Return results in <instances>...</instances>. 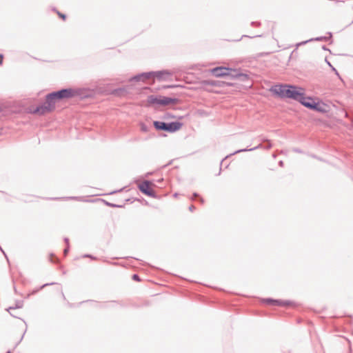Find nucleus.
Returning a JSON list of instances; mask_svg holds the SVG:
<instances>
[{
	"label": "nucleus",
	"instance_id": "nucleus-53",
	"mask_svg": "<svg viewBox=\"0 0 353 353\" xmlns=\"http://www.w3.org/2000/svg\"><path fill=\"white\" fill-rule=\"evenodd\" d=\"M273 158H276V155L275 154H273Z\"/></svg>",
	"mask_w": 353,
	"mask_h": 353
},
{
	"label": "nucleus",
	"instance_id": "nucleus-39",
	"mask_svg": "<svg viewBox=\"0 0 353 353\" xmlns=\"http://www.w3.org/2000/svg\"><path fill=\"white\" fill-rule=\"evenodd\" d=\"M3 55L2 54H0V65H2L3 63Z\"/></svg>",
	"mask_w": 353,
	"mask_h": 353
},
{
	"label": "nucleus",
	"instance_id": "nucleus-44",
	"mask_svg": "<svg viewBox=\"0 0 353 353\" xmlns=\"http://www.w3.org/2000/svg\"><path fill=\"white\" fill-rule=\"evenodd\" d=\"M150 174H152V172H148V173H147V174H146V176H150Z\"/></svg>",
	"mask_w": 353,
	"mask_h": 353
},
{
	"label": "nucleus",
	"instance_id": "nucleus-4",
	"mask_svg": "<svg viewBox=\"0 0 353 353\" xmlns=\"http://www.w3.org/2000/svg\"><path fill=\"white\" fill-rule=\"evenodd\" d=\"M153 125L157 130H163L170 133H173L180 130L183 123L180 121L166 123L164 121H154L153 122Z\"/></svg>",
	"mask_w": 353,
	"mask_h": 353
},
{
	"label": "nucleus",
	"instance_id": "nucleus-13",
	"mask_svg": "<svg viewBox=\"0 0 353 353\" xmlns=\"http://www.w3.org/2000/svg\"><path fill=\"white\" fill-rule=\"evenodd\" d=\"M240 72V70L236 69H232L230 68H228V71L227 72V77L229 79H238L239 75Z\"/></svg>",
	"mask_w": 353,
	"mask_h": 353
},
{
	"label": "nucleus",
	"instance_id": "nucleus-12",
	"mask_svg": "<svg viewBox=\"0 0 353 353\" xmlns=\"http://www.w3.org/2000/svg\"><path fill=\"white\" fill-rule=\"evenodd\" d=\"M179 99L176 98H171L168 97H162L161 99V105H168L170 104H176Z\"/></svg>",
	"mask_w": 353,
	"mask_h": 353
},
{
	"label": "nucleus",
	"instance_id": "nucleus-2",
	"mask_svg": "<svg viewBox=\"0 0 353 353\" xmlns=\"http://www.w3.org/2000/svg\"><path fill=\"white\" fill-rule=\"evenodd\" d=\"M270 91L281 98H288L298 101L301 99L303 89L290 84H279L272 86Z\"/></svg>",
	"mask_w": 353,
	"mask_h": 353
},
{
	"label": "nucleus",
	"instance_id": "nucleus-3",
	"mask_svg": "<svg viewBox=\"0 0 353 353\" xmlns=\"http://www.w3.org/2000/svg\"><path fill=\"white\" fill-rule=\"evenodd\" d=\"M298 101L310 110H315L319 112H326V110L324 108L325 104L319 101L316 102L314 98L311 97H306L303 92L301 94V99H299Z\"/></svg>",
	"mask_w": 353,
	"mask_h": 353
},
{
	"label": "nucleus",
	"instance_id": "nucleus-20",
	"mask_svg": "<svg viewBox=\"0 0 353 353\" xmlns=\"http://www.w3.org/2000/svg\"><path fill=\"white\" fill-rule=\"evenodd\" d=\"M238 80L245 82L246 81H248L250 77L249 75L246 73L239 72Z\"/></svg>",
	"mask_w": 353,
	"mask_h": 353
},
{
	"label": "nucleus",
	"instance_id": "nucleus-46",
	"mask_svg": "<svg viewBox=\"0 0 353 353\" xmlns=\"http://www.w3.org/2000/svg\"><path fill=\"white\" fill-rule=\"evenodd\" d=\"M68 305H69L70 307H73L74 306V305L71 304V303H68Z\"/></svg>",
	"mask_w": 353,
	"mask_h": 353
},
{
	"label": "nucleus",
	"instance_id": "nucleus-40",
	"mask_svg": "<svg viewBox=\"0 0 353 353\" xmlns=\"http://www.w3.org/2000/svg\"><path fill=\"white\" fill-rule=\"evenodd\" d=\"M122 190H123V189H120L119 190H115V191H113V192H110V194H113L117 193V192H120Z\"/></svg>",
	"mask_w": 353,
	"mask_h": 353
},
{
	"label": "nucleus",
	"instance_id": "nucleus-33",
	"mask_svg": "<svg viewBox=\"0 0 353 353\" xmlns=\"http://www.w3.org/2000/svg\"><path fill=\"white\" fill-rule=\"evenodd\" d=\"M261 37V35H255V36H253V37H250V36H248V35H242L241 39L243 38V37L255 38V37Z\"/></svg>",
	"mask_w": 353,
	"mask_h": 353
},
{
	"label": "nucleus",
	"instance_id": "nucleus-48",
	"mask_svg": "<svg viewBox=\"0 0 353 353\" xmlns=\"http://www.w3.org/2000/svg\"><path fill=\"white\" fill-rule=\"evenodd\" d=\"M163 179H159V180L158 181V182H159V183H160V182L163 181Z\"/></svg>",
	"mask_w": 353,
	"mask_h": 353
},
{
	"label": "nucleus",
	"instance_id": "nucleus-10",
	"mask_svg": "<svg viewBox=\"0 0 353 353\" xmlns=\"http://www.w3.org/2000/svg\"><path fill=\"white\" fill-rule=\"evenodd\" d=\"M130 89V85H127L125 87L118 88L112 90L110 94L115 97H123L126 96L129 93V90Z\"/></svg>",
	"mask_w": 353,
	"mask_h": 353
},
{
	"label": "nucleus",
	"instance_id": "nucleus-35",
	"mask_svg": "<svg viewBox=\"0 0 353 353\" xmlns=\"http://www.w3.org/2000/svg\"><path fill=\"white\" fill-rule=\"evenodd\" d=\"M26 332V330L24 331L23 334H22L19 341L16 344V346H17L19 345V343L23 340V338L24 336V334H25Z\"/></svg>",
	"mask_w": 353,
	"mask_h": 353
},
{
	"label": "nucleus",
	"instance_id": "nucleus-23",
	"mask_svg": "<svg viewBox=\"0 0 353 353\" xmlns=\"http://www.w3.org/2000/svg\"><path fill=\"white\" fill-rule=\"evenodd\" d=\"M196 198H199V201L201 203H204V200L203 198H201L199 194L196 192H194L193 194H192V196L191 198L192 200H195Z\"/></svg>",
	"mask_w": 353,
	"mask_h": 353
},
{
	"label": "nucleus",
	"instance_id": "nucleus-41",
	"mask_svg": "<svg viewBox=\"0 0 353 353\" xmlns=\"http://www.w3.org/2000/svg\"><path fill=\"white\" fill-rule=\"evenodd\" d=\"M322 49H323V50H327V51H329L330 52H331L330 50V49H328L325 46H323Z\"/></svg>",
	"mask_w": 353,
	"mask_h": 353
},
{
	"label": "nucleus",
	"instance_id": "nucleus-50",
	"mask_svg": "<svg viewBox=\"0 0 353 353\" xmlns=\"http://www.w3.org/2000/svg\"><path fill=\"white\" fill-rule=\"evenodd\" d=\"M3 110L2 108L0 106V112H1Z\"/></svg>",
	"mask_w": 353,
	"mask_h": 353
},
{
	"label": "nucleus",
	"instance_id": "nucleus-34",
	"mask_svg": "<svg viewBox=\"0 0 353 353\" xmlns=\"http://www.w3.org/2000/svg\"><path fill=\"white\" fill-rule=\"evenodd\" d=\"M259 25H260V23L257 22V21H252L251 23V26H259Z\"/></svg>",
	"mask_w": 353,
	"mask_h": 353
},
{
	"label": "nucleus",
	"instance_id": "nucleus-8",
	"mask_svg": "<svg viewBox=\"0 0 353 353\" xmlns=\"http://www.w3.org/2000/svg\"><path fill=\"white\" fill-rule=\"evenodd\" d=\"M152 73H150V72H141L139 74H137L132 77H130L128 81H142L145 82L147 80L152 79L151 78V74Z\"/></svg>",
	"mask_w": 353,
	"mask_h": 353
},
{
	"label": "nucleus",
	"instance_id": "nucleus-28",
	"mask_svg": "<svg viewBox=\"0 0 353 353\" xmlns=\"http://www.w3.org/2000/svg\"><path fill=\"white\" fill-rule=\"evenodd\" d=\"M312 41H310V39L307 40V41H301L299 43L296 44V47H299L300 46H302V45H305V43H309V42H312Z\"/></svg>",
	"mask_w": 353,
	"mask_h": 353
},
{
	"label": "nucleus",
	"instance_id": "nucleus-16",
	"mask_svg": "<svg viewBox=\"0 0 353 353\" xmlns=\"http://www.w3.org/2000/svg\"><path fill=\"white\" fill-rule=\"evenodd\" d=\"M327 34H328V36H323V37H315V38H312V39H310V41H329V40H332V34L330 32H328ZM331 42H332V41H331Z\"/></svg>",
	"mask_w": 353,
	"mask_h": 353
},
{
	"label": "nucleus",
	"instance_id": "nucleus-24",
	"mask_svg": "<svg viewBox=\"0 0 353 353\" xmlns=\"http://www.w3.org/2000/svg\"><path fill=\"white\" fill-rule=\"evenodd\" d=\"M50 260L51 262L55 263H59V259L52 253L50 254Z\"/></svg>",
	"mask_w": 353,
	"mask_h": 353
},
{
	"label": "nucleus",
	"instance_id": "nucleus-30",
	"mask_svg": "<svg viewBox=\"0 0 353 353\" xmlns=\"http://www.w3.org/2000/svg\"><path fill=\"white\" fill-rule=\"evenodd\" d=\"M132 278L134 281H140V280H141L139 276L136 274H133Z\"/></svg>",
	"mask_w": 353,
	"mask_h": 353
},
{
	"label": "nucleus",
	"instance_id": "nucleus-18",
	"mask_svg": "<svg viewBox=\"0 0 353 353\" xmlns=\"http://www.w3.org/2000/svg\"><path fill=\"white\" fill-rule=\"evenodd\" d=\"M23 301L18 300V301H16L14 306L9 307L7 309V311H8L10 312V310L19 309V308L23 307Z\"/></svg>",
	"mask_w": 353,
	"mask_h": 353
},
{
	"label": "nucleus",
	"instance_id": "nucleus-38",
	"mask_svg": "<svg viewBox=\"0 0 353 353\" xmlns=\"http://www.w3.org/2000/svg\"><path fill=\"white\" fill-rule=\"evenodd\" d=\"M194 210H195V207H194L193 205H191L189 207V210H190V212H193Z\"/></svg>",
	"mask_w": 353,
	"mask_h": 353
},
{
	"label": "nucleus",
	"instance_id": "nucleus-47",
	"mask_svg": "<svg viewBox=\"0 0 353 353\" xmlns=\"http://www.w3.org/2000/svg\"><path fill=\"white\" fill-rule=\"evenodd\" d=\"M175 87L174 85H168V88H174Z\"/></svg>",
	"mask_w": 353,
	"mask_h": 353
},
{
	"label": "nucleus",
	"instance_id": "nucleus-17",
	"mask_svg": "<svg viewBox=\"0 0 353 353\" xmlns=\"http://www.w3.org/2000/svg\"><path fill=\"white\" fill-rule=\"evenodd\" d=\"M222 83L223 82L219 81H215V80H205L203 81V84L205 85H210V86H221Z\"/></svg>",
	"mask_w": 353,
	"mask_h": 353
},
{
	"label": "nucleus",
	"instance_id": "nucleus-54",
	"mask_svg": "<svg viewBox=\"0 0 353 353\" xmlns=\"http://www.w3.org/2000/svg\"><path fill=\"white\" fill-rule=\"evenodd\" d=\"M312 157L313 158H316V157L315 155H312Z\"/></svg>",
	"mask_w": 353,
	"mask_h": 353
},
{
	"label": "nucleus",
	"instance_id": "nucleus-11",
	"mask_svg": "<svg viewBox=\"0 0 353 353\" xmlns=\"http://www.w3.org/2000/svg\"><path fill=\"white\" fill-rule=\"evenodd\" d=\"M228 68L226 67H216L211 70V73L216 77H225Z\"/></svg>",
	"mask_w": 353,
	"mask_h": 353
},
{
	"label": "nucleus",
	"instance_id": "nucleus-42",
	"mask_svg": "<svg viewBox=\"0 0 353 353\" xmlns=\"http://www.w3.org/2000/svg\"><path fill=\"white\" fill-rule=\"evenodd\" d=\"M279 165L281 166V167H283V161H280L279 162Z\"/></svg>",
	"mask_w": 353,
	"mask_h": 353
},
{
	"label": "nucleus",
	"instance_id": "nucleus-22",
	"mask_svg": "<svg viewBox=\"0 0 353 353\" xmlns=\"http://www.w3.org/2000/svg\"><path fill=\"white\" fill-rule=\"evenodd\" d=\"M326 63L331 68L332 70L335 72V74L339 77V79H341L338 71L336 70V68L331 64V63L325 58V59Z\"/></svg>",
	"mask_w": 353,
	"mask_h": 353
},
{
	"label": "nucleus",
	"instance_id": "nucleus-55",
	"mask_svg": "<svg viewBox=\"0 0 353 353\" xmlns=\"http://www.w3.org/2000/svg\"><path fill=\"white\" fill-rule=\"evenodd\" d=\"M6 353H11V352L10 351H8Z\"/></svg>",
	"mask_w": 353,
	"mask_h": 353
},
{
	"label": "nucleus",
	"instance_id": "nucleus-1",
	"mask_svg": "<svg viewBox=\"0 0 353 353\" xmlns=\"http://www.w3.org/2000/svg\"><path fill=\"white\" fill-rule=\"evenodd\" d=\"M76 96L84 97L82 94V90L80 89L62 88L54 91L46 95L45 101L36 107L31 112L34 114L43 115L51 112L55 109V105L57 102L72 98Z\"/></svg>",
	"mask_w": 353,
	"mask_h": 353
},
{
	"label": "nucleus",
	"instance_id": "nucleus-45",
	"mask_svg": "<svg viewBox=\"0 0 353 353\" xmlns=\"http://www.w3.org/2000/svg\"><path fill=\"white\" fill-rule=\"evenodd\" d=\"M10 315H11V316H12L13 317L17 318V317L16 316H14L13 314L10 313Z\"/></svg>",
	"mask_w": 353,
	"mask_h": 353
},
{
	"label": "nucleus",
	"instance_id": "nucleus-31",
	"mask_svg": "<svg viewBox=\"0 0 353 353\" xmlns=\"http://www.w3.org/2000/svg\"><path fill=\"white\" fill-rule=\"evenodd\" d=\"M69 250H70V245H68V246L66 245L65 248L63 250L64 256H66L68 254V253L69 252Z\"/></svg>",
	"mask_w": 353,
	"mask_h": 353
},
{
	"label": "nucleus",
	"instance_id": "nucleus-49",
	"mask_svg": "<svg viewBox=\"0 0 353 353\" xmlns=\"http://www.w3.org/2000/svg\"><path fill=\"white\" fill-rule=\"evenodd\" d=\"M177 195H178V194H177V193H174V196H175V197H176V196H177Z\"/></svg>",
	"mask_w": 353,
	"mask_h": 353
},
{
	"label": "nucleus",
	"instance_id": "nucleus-29",
	"mask_svg": "<svg viewBox=\"0 0 353 353\" xmlns=\"http://www.w3.org/2000/svg\"><path fill=\"white\" fill-rule=\"evenodd\" d=\"M83 258H90L92 259H94L95 260L97 258L91 254H85L84 255H83Z\"/></svg>",
	"mask_w": 353,
	"mask_h": 353
},
{
	"label": "nucleus",
	"instance_id": "nucleus-15",
	"mask_svg": "<svg viewBox=\"0 0 353 353\" xmlns=\"http://www.w3.org/2000/svg\"><path fill=\"white\" fill-rule=\"evenodd\" d=\"M50 199H52V200H62V199L68 200V199H70V200H75V201H83V202L88 201V200L84 199V198L82 196L54 197V198H50Z\"/></svg>",
	"mask_w": 353,
	"mask_h": 353
},
{
	"label": "nucleus",
	"instance_id": "nucleus-19",
	"mask_svg": "<svg viewBox=\"0 0 353 353\" xmlns=\"http://www.w3.org/2000/svg\"><path fill=\"white\" fill-rule=\"evenodd\" d=\"M54 284H55V283H45L43 285H41L40 288L32 290V292L30 294H28L27 296L29 297L31 294H34L37 293L40 290L44 288L45 287L48 286V285H52Z\"/></svg>",
	"mask_w": 353,
	"mask_h": 353
},
{
	"label": "nucleus",
	"instance_id": "nucleus-14",
	"mask_svg": "<svg viewBox=\"0 0 353 353\" xmlns=\"http://www.w3.org/2000/svg\"><path fill=\"white\" fill-rule=\"evenodd\" d=\"M161 96L157 97L155 95H149L147 99V101L149 104H157L161 105Z\"/></svg>",
	"mask_w": 353,
	"mask_h": 353
},
{
	"label": "nucleus",
	"instance_id": "nucleus-6",
	"mask_svg": "<svg viewBox=\"0 0 353 353\" xmlns=\"http://www.w3.org/2000/svg\"><path fill=\"white\" fill-rule=\"evenodd\" d=\"M151 185H153L151 181L145 180L138 185V188L143 194L152 198H157L156 192L150 187Z\"/></svg>",
	"mask_w": 353,
	"mask_h": 353
},
{
	"label": "nucleus",
	"instance_id": "nucleus-25",
	"mask_svg": "<svg viewBox=\"0 0 353 353\" xmlns=\"http://www.w3.org/2000/svg\"><path fill=\"white\" fill-rule=\"evenodd\" d=\"M175 117L170 113H165L163 116V119H168L170 118H174Z\"/></svg>",
	"mask_w": 353,
	"mask_h": 353
},
{
	"label": "nucleus",
	"instance_id": "nucleus-36",
	"mask_svg": "<svg viewBox=\"0 0 353 353\" xmlns=\"http://www.w3.org/2000/svg\"><path fill=\"white\" fill-rule=\"evenodd\" d=\"M63 241H64V242L65 243L66 245L68 246V245H69V239H68V238H67V237H65V238L63 239Z\"/></svg>",
	"mask_w": 353,
	"mask_h": 353
},
{
	"label": "nucleus",
	"instance_id": "nucleus-5",
	"mask_svg": "<svg viewBox=\"0 0 353 353\" xmlns=\"http://www.w3.org/2000/svg\"><path fill=\"white\" fill-rule=\"evenodd\" d=\"M262 141L263 142H267L268 144L263 146L261 143H260L258 145H256V146H255L254 148H243V149L237 150L235 152L230 154L229 155H227L225 157V159H222L221 161L220 165H221L223 162V161L225 159L228 158L229 157H230L232 155H234V154H239V153H241V152H248V151H254V150L259 149V148H264L265 150H269V149H270L272 147V145L271 144V143L270 142V141L268 139H262Z\"/></svg>",
	"mask_w": 353,
	"mask_h": 353
},
{
	"label": "nucleus",
	"instance_id": "nucleus-26",
	"mask_svg": "<svg viewBox=\"0 0 353 353\" xmlns=\"http://www.w3.org/2000/svg\"><path fill=\"white\" fill-rule=\"evenodd\" d=\"M141 130L143 132H148V126L145 124L141 123Z\"/></svg>",
	"mask_w": 353,
	"mask_h": 353
},
{
	"label": "nucleus",
	"instance_id": "nucleus-9",
	"mask_svg": "<svg viewBox=\"0 0 353 353\" xmlns=\"http://www.w3.org/2000/svg\"><path fill=\"white\" fill-rule=\"evenodd\" d=\"M151 78L153 79L157 78L158 80H165L167 77L171 76L172 73L167 70H159V71H150Z\"/></svg>",
	"mask_w": 353,
	"mask_h": 353
},
{
	"label": "nucleus",
	"instance_id": "nucleus-21",
	"mask_svg": "<svg viewBox=\"0 0 353 353\" xmlns=\"http://www.w3.org/2000/svg\"><path fill=\"white\" fill-rule=\"evenodd\" d=\"M103 201L104 202L105 205L111 207V208H121L123 206L121 205H117V204H114V203H110V202L106 201L105 200H103Z\"/></svg>",
	"mask_w": 353,
	"mask_h": 353
},
{
	"label": "nucleus",
	"instance_id": "nucleus-51",
	"mask_svg": "<svg viewBox=\"0 0 353 353\" xmlns=\"http://www.w3.org/2000/svg\"><path fill=\"white\" fill-rule=\"evenodd\" d=\"M116 301H111L110 303H115Z\"/></svg>",
	"mask_w": 353,
	"mask_h": 353
},
{
	"label": "nucleus",
	"instance_id": "nucleus-27",
	"mask_svg": "<svg viewBox=\"0 0 353 353\" xmlns=\"http://www.w3.org/2000/svg\"><path fill=\"white\" fill-rule=\"evenodd\" d=\"M57 14L60 18H61L63 20H65L66 19V15L65 14L61 13L59 11H57Z\"/></svg>",
	"mask_w": 353,
	"mask_h": 353
},
{
	"label": "nucleus",
	"instance_id": "nucleus-43",
	"mask_svg": "<svg viewBox=\"0 0 353 353\" xmlns=\"http://www.w3.org/2000/svg\"><path fill=\"white\" fill-rule=\"evenodd\" d=\"M221 170H222V169H221V167L220 169H219V172L217 175H220L221 174Z\"/></svg>",
	"mask_w": 353,
	"mask_h": 353
},
{
	"label": "nucleus",
	"instance_id": "nucleus-32",
	"mask_svg": "<svg viewBox=\"0 0 353 353\" xmlns=\"http://www.w3.org/2000/svg\"><path fill=\"white\" fill-rule=\"evenodd\" d=\"M0 250L3 254L5 258L6 259L8 263H9L10 261H9L8 257L7 254H6V252H4V250H3V248H1V246H0Z\"/></svg>",
	"mask_w": 353,
	"mask_h": 353
},
{
	"label": "nucleus",
	"instance_id": "nucleus-7",
	"mask_svg": "<svg viewBox=\"0 0 353 353\" xmlns=\"http://www.w3.org/2000/svg\"><path fill=\"white\" fill-rule=\"evenodd\" d=\"M261 302L268 305L277 306H291L294 305V303L290 301H283L280 299H274L272 298H265L261 299Z\"/></svg>",
	"mask_w": 353,
	"mask_h": 353
},
{
	"label": "nucleus",
	"instance_id": "nucleus-52",
	"mask_svg": "<svg viewBox=\"0 0 353 353\" xmlns=\"http://www.w3.org/2000/svg\"><path fill=\"white\" fill-rule=\"evenodd\" d=\"M14 290L15 292H17V289L15 288H14Z\"/></svg>",
	"mask_w": 353,
	"mask_h": 353
},
{
	"label": "nucleus",
	"instance_id": "nucleus-37",
	"mask_svg": "<svg viewBox=\"0 0 353 353\" xmlns=\"http://www.w3.org/2000/svg\"><path fill=\"white\" fill-rule=\"evenodd\" d=\"M293 151H294V152H296L297 153H302L303 152L302 150L299 149V148H294V149H293Z\"/></svg>",
	"mask_w": 353,
	"mask_h": 353
}]
</instances>
